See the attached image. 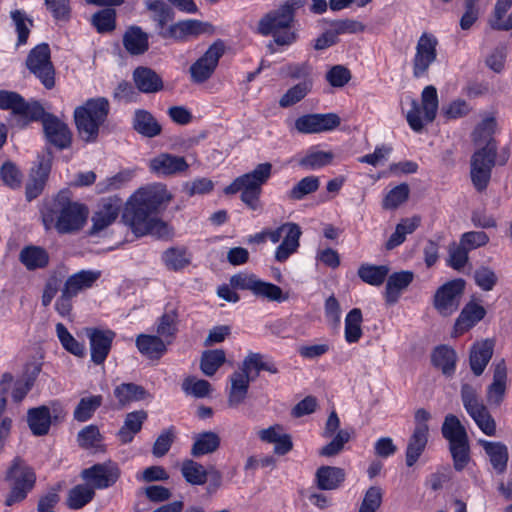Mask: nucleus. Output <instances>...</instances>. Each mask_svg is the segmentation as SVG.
<instances>
[{"instance_id":"1","label":"nucleus","mask_w":512,"mask_h":512,"mask_svg":"<svg viewBox=\"0 0 512 512\" xmlns=\"http://www.w3.org/2000/svg\"><path fill=\"white\" fill-rule=\"evenodd\" d=\"M172 198L164 184L142 187L126 203L123 219L137 237L152 235L161 239L170 238L171 228L157 215L166 209Z\"/></svg>"},{"instance_id":"2","label":"nucleus","mask_w":512,"mask_h":512,"mask_svg":"<svg viewBox=\"0 0 512 512\" xmlns=\"http://www.w3.org/2000/svg\"><path fill=\"white\" fill-rule=\"evenodd\" d=\"M496 129V120L493 117L484 119L475 128L472 139L478 147L470 158V179L478 192L487 189L492 169L497 163V143L493 138Z\"/></svg>"},{"instance_id":"3","label":"nucleus","mask_w":512,"mask_h":512,"mask_svg":"<svg viewBox=\"0 0 512 512\" xmlns=\"http://www.w3.org/2000/svg\"><path fill=\"white\" fill-rule=\"evenodd\" d=\"M40 213L45 229L54 228L59 234L79 231L88 217L87 207L72 201L68 190H62L54 198L46 200Z\"/></svg>"},{"instance_id":"4","label":"nucleus","mask_w":512,"mask_h":512,"mask_svg":"<svg viewBox=\"0 0 512 512\" xmlns=\"http://www.w3.org/2000/svg\"><path fill=\"white\" fill-rule=\"evenodd\" d=\"M305 4L306 0H286L259 20L257 32L262 36L271 35L273 42L279 46L292 45L298 39L297 32L292 30L295 13Z\"/></svg>"},{"instance_id":"5","label":"nucleus","mask_w":512,"mask_h":512,"mask_svg":"<svg viewBox=\"0 0 512 512\" xmlns=\"http://www.w3.org/2000/svg\"><path fill=\"white\" fill-rule=\"evenodd\" d=\"M110 105L106 98L88 99L74 110V121L79 137L86 143H94L100 127L107 120Z\"/></svg>"},{"instance_id":"6","label":"nucleus","mask_w":512,"mask_h":512,"mask_svg":"<svg viewBox=\"0 0 512 512\" xmlns=\"http://www.w3.org/2000/svg\"><path fill=\"white\" fill-rule=\"evenodd\" d=\"M271 173V163H260L253 171L237 177L230 185L225 187L224 193L230 195L241 191L242 202L251 210L256 211L261 207L262 186L268 181Z\"/></svg>"},{"instance_id":"7","label":"nucleus","mask_w":512,"mask_h":512,"mask_svg":"<svg viewBox=\"0 0 512 512\" xmlns=\"http://www.w3.org/2000/svg\"><path fill=\"white\" fill-rule=\"evenodd\" d=\"M6 479L11 483V491L5 499V505L11 507L27 497L35 485L36 475L23 460L15 458L7 471Z\"/></svg>"},{"instance_id":"8","label":"nucleus","mask_w":512,"mask_h":512,"mask_svg":"<svg viewBox=\"0 0 512 512\" xmlns=\"http://www.w3.org/2000/svg\"><path fill=\"white\" fill-rule=\"evenodd\" d=\"M26 67L34 74L46 89L55 85V69L51 62L49 45L41 43L34 47L26 59Z\"/></svg>"},{"instance_id":"9","label":"nucleus","mask_w":512,"mask_h":512,"mask_svg":"<svg viewBox=\"0 0 512 512\" xmlns=\"http://www.w3.org/2000/svg\"><path fill=\"white\" fill-rule=\"evenodd\" d=\"M224 52L225 45L222 40H217L210 45L206 52L190 66L191 81L196 84L208 81L214 74Z\"/></svg>"},{"instance_id":"10","label":"nucleus","mask_w":512,"mask_h":512,"mask_svg":"<svg viewBox=\"0 0 512 512\" xmlns=\"http://www.w3.org/2000/svg\"><path fill=\"white\" fill-rule=\"evenodd\" d=\"M437 38L430 33H423L417 41L416 52L412 60L413 77L416 79L428 76L430 66L437 59Z\"/></svg>"},{"instance_id":"11","label":"nucleus","mask_w":512,"mask_h":512,"mask_svg":"<svg viewBox=\"0 0 512 512\" xmlns=\"http://www.w3.org/2000/svg\"><path fill=\"white\" fill-rule=\"evenodd\" d=\"M32 121H41L43 132L47 142L59 150L67 149L72 143V132L68 125L61 121L57 116L52 113L43 112L37 119Z\"/></svg>"},{"instance_id":"12","label":"nucleus","mask_w":512,"mask_h":512,"mask_svg":"<svg viewBox=\"0 0 512 512\" xmlns=\"http://www.w3.org/2000/svg\"><path fill=\"white\" fill-rule=\"evenodd\" d=\"M120 475L119 465L112 460L94 464L89 468L83 469L81 472V478L93 487L94 490L113 486L120 478Z\"/></svg>"},{"instance_id":"13","label":"nucleus","mask_w":512,"mask_h":512,"mask_svg":"<svg viewBox=\"0 0 512 512\" xmlns=\"http://www.w3.org/2000/svg\"><path fill=\"white\" fill-rule=\"evenodd\" d=\"M465 288V281L461 278L448 281L439 287L434 295L433 304L442 316L454 313L459 305Z\"/></svg>"},{"instance_id":"14","label":"nucleus","mask_w":512,"mask_h":512,"mask_svg":"<svg viewBox=\"0 0 512 512\" xmlns=\"http://www.w3.org/2000/svg\"><path fill=\"white\" fill-rule=\"evenodd\" d=\"M0 109L11 110L14 115L21 116L26 123L37 119L43 112V106L38 101H26L19 93L0 90Z\"/></svg>"},{"instance_id":"15","label":"nucleus","mask_w":512,"mask_h":512,"mask_svg":"<svg viewBox=\"0 0 512 512\" xmlns=\"http://www.w3.org/2000/svg\"><path fill=\"white\" fill-rule=\"evenodd\" d=\"M122 205V199L117 196L102 198L92 216V226L89 234L92 236L97 235L114 223L118 218Z\"/></svg>"},{"instance_id":"16","label":"nucleus","mask_w":512,"mask_h":512,"mask_svg":"<svg viewBox=\"0 0 512 512\" xmlns=\"http://www.w3.org/2000/svg\"><path fill=\"white\" fill-rule=\"evenodd\" d=\"M212 31V25L200 20L188 19L178 21L167 27V30L160 32V37L175 42H185L201 34Z\"/></svg>"},{"instance_id":"17","label":"nucleus","mask_w":512,"mask_h":512,"mask_svg":"<svg viewBox=\"0 0 512 512\" xmlns=\"http://www.w3.org/2000/svg\"><path fill=\"white\" fill-rule=\"evenodd\" d=\"M341 123L340 117L335 113H313L298 117L295 120V128L302 134H316L331 131Z\"/></svg>"},{"instance_id":"18","label":"nucleus","mask_w":512,"mask_h":512,"mask_svg":"<svg viewBox=\"0 0 512 512\" xmlns=\"http://www.w3.org/2000/svg\"><path fill=\"white\" fill-rule=\"evenodd\" d=\"M85 334L90 342L91 361L101 365L108 357L116 333L109 329L87 327Z\"/></svg>"},{"instance_id":"19","label":"nucleus","mask_w":512,"mask_h":512,"mask_svg":"<svg viewBox=\"0 0 512 512\" xmlns=\"http://www.w3.org/2000/svg\"><path fill=\"white\" fill-rule=\"evenodd\" d=\"M189 165L182 156L160 153L149 161V169L158 176H174L187 171Z\"/></svg>"},{"instance_id":"20","label":"nucleus","mask_w":512,"mask_h":512,"mask_svg":"<svg viewBox=\"0 0 512 512\" xmlns=\"http://www.w3.org/2000/svg\"><path fill=\"white\" fill-rule=\"evenodd\" d=\"M284 238L281 244L276 248L275 259L278 262H285L292 254H294L300 245V237L302 235L301 228L293 222L283 224Z\"/></svg>"},{"instance_id":"21","label":"nucleus","mask_w":512,"mask_h":512,"mask_svg":"<svg viewBox=\"0 0 512 512\" xmlns=\"http://www.w3.org/2000/svg\"><path fill=\"white\" fill-rule=\"evenodd\" d=\"M132 78L136 88L145 94H153L164 89L161 76L152 68L138 66L134 69Z\"/></svg>"},{"instance_id":"22","label":"nucleus","mask_w":512,"mask_h":512,"mask_svg":"<svg viewBox=\"0 0 512 512\" xmlns=\"http://www.w3.org/2000/svg\"><path fill=\"white\" fill-rule=\"evenodd\" d=\"M457 361V353L451 346L442 344L432 350V366L440 370L447 378H451L455 374Z\"/></svg>"},{"instance_id":"23","label":"nucleus","mask_w":512,"mask_h":512,"mask_svg":"<svg viewBox=\"0 0 512 512\" xmlns=\"http://www.w3.org/2000/svg\"><path fill=\"white\" fill-rule=\"evenodd\" d=\"M255 377L249 376L241 369L234 371L230 376L231 387L228 395V405L231 408L238 407L247 397L249 384Z\"/></svg>"},{"instance_id":"24","label":"nucleus","mask_w":512,"mask_h":512,"mask_svg":"<svg viewBox=\"0 0 512 512\" xmlns=\"http://www.w3.org/2000/svg\"><path fill=\"white\" fill-rule=\"evenodd\" d=\"M133 129L145 138H155L162 133V126L151 112L137 109L132 119Z\"/></svg>"},{"instance_id":"25","label":"nucleus","mask_w":512,"mask_h":512,"mask_svg":"<svg viewBox=\"0 0 512 512\" xmlns=\"http://www.w3.org/2000/svg\"><path fill=\"white\" fill-rule=\"evenodd\" d=\"M100 277V271L81 270L70 275L65 280L62 289L76 297L81 291L91 288Z\"/></svg>"},{"instance_id":"26","label":"nucleus","mask_w":512,"mask_h":512,"mask_svg":"<svg viewBox=\"0 0 512 512\" xmlns=\"http://www.w3.org/2000/svg\"><path fill=\"white\" fill-rule=\"evenodd\" d=\"M41 372V364L29 363L25 366L24 373L13 385L12 399L14 402H21L33 388L34 383Z\"/></svg>"},{"instance_id":"27","label":"nucleus","mask_w":512,"mask_h":512,"mask_svg":"<svg viewBox=\"0 0 512 512\" xmlns=\"http://www.w3.org/2000/svg\"><path fill=\"white\" fill-rule=\"evenodd\" d=\"M486 315L483 306L469 302L462 309L460 315L456 319L454 330L457 335H461L475 326Z\"/></svg>"},{"instance_id":"28","label":"nucleus","mask_w":512,"mask_h":512,"mask_svg":"<svg viewBox=\"0 0 512 512\" xmlns=\"http://www.w3.org/2000/svg\"><path fill=\"white\" fill-rule=\"evenodd\" d=\"M19 261L29 271L44 269L49 265L50 255L48 251L36 245H28L22 248L19 253Z\"/></svg>"},{"instance_id":"29","label":"nucleus","mask_w":512,"mask_h":512,"mask_svg":"<svg viewBox=\"0 0 512 512\" xmlns=\"http://www.w3.org/2000/svg\"><path fill=\"white\" fill-rule=\"evenodd\" d=\"M27 422L33 435H47L52 422L49 407L41 405L39 407L30 408L27 412Z\"/></svg>"},{"instance_id":"30","label":"nucleus","mask_w":512,"mask_h":512,"mask_svg":"<svg viewBox=\"0 0 512 512\" xmlns=\"http://www.w3.org/2000/svg\"><path fill=\"white\" fill-rule=\"evenodd\" d=\"M240 369L249 376L255 377V379L259 376L261 371H267L271 374H277L279 372L278 367L273 361L268 360L265 355L256 352L248 353Z\"/></svg>"},{"instance_id":"31","label":"nucleus","mask_w":512,"mask_h":512,"mask_svg":"<svg viewBox=\"0 0 512 512\" xmlns=\"http://www.w3.org/2000/svg\"><path fill=\"white\" fill-rule=\"evenodd\" d=\"M479 444L489 457L493 469L498 474H503L507 469L509 459L507 446L502 442H491L487 440H479Z\"/></svg>"},{"instance_id":"32","label":"nucleus","mask_w":512,"mask_h":512,"mask_svg":"<svg viewBox=\"0 0 512 512\" xmlns=\"http://www.w3.org/2000/svg\"><path fill=\"white\" fill-rule=\"evenodd\" d=\"M493 355V343L490 340H484L476 343L470 350V368L476 376H480Z\"/></svg>"},{"instance_id":"33","label":"nucleus","mask_w":512,"mask_h":512,"mask_svg":"<svg viewBox=\"0 0 512 512\" xmlns=\"http://www.w3.org/2000/svg\"><path fill=\"white\" fill-rule=\"evenodd\" d=\"M345 477V470L335 466H321L315 474L317 487L321 490L337 489L344 482Z\"/></svg>"},{"instance_id":"34","label":"nucleus","mask_w":512,"mask_h":512,"mask_svg":"<svg viewBox=\"0 0 512 512\" xmlns=\"http://www.w3.org/2000/svg\"><path fill=\"white\" fill-rule=\"evenodd\" d=\"M148 414L145 410L130 412L126 415L124 424L117 433L121 443L128 444L132 442L135 435L142 429V425L147 419Z\"/></svg>"},{"instance_id":"35","label":"nucleus","mask_w":512,"mask_h":512,"mask_svg":"<svg viewBox=\"0 0 512 512\" xmlns=\"http://www.w3.org/2000/svg\"><path fill=\"white\" fill-rule=\"evenodd\" d=\"M414 279L411 271H400L391 274L388 277L385 289V298L388 304H394L398 301L402 290L406 289Z\"/></svg>"},{"instance_id":"36","label":"nucleus","mask_w":512,"mask_h":512,"mask_svg":"<svg viewBox=\"0 0 512 512\" xmlns=\"http://www.w3.org/2000/svg\"><path fill=\"white\" fill-rule=\"evenodd\" d=\"M136 346L151 360H159L167 351L166 344L159 335L140 334L136 338Z\"/></svg>"},{"instance_id":"37","label":"nucleus","mask_w":512,"mask_h":512,"mask_svg":"<svg viewBox=\"0 0 512 512\" xmlns=\"http://www.w3.org/2000/svg\"><path fill=\"white\" fill-rule=\"evenodd\" d=\"M507 368L504 360L495 365L493 382L488 386L487 399L490 403L500 404L506 391Z\"/></svg>"},{"instance_id":"38","label":"nucleus","mask_w":512,"mask_h":512,"mask_svg":"<svg viewBox=\"0 0 512 512\" xmlns=\"http://www.w3.org/2000/svg\"><path fill=\"white\" fill-rule=\"evenodd\" d=\"M441 433L449 444L469 441L465 426L454 414H447L441 426Z\"/></svg>"},{"instance_id":"39","label":"nucleus","mask_w":512,"mask_h":512,"mask_svg":"<svg viewBox=\"0 0 512 512\" xmlns=\"http://www.w3.org/2000/svg\"><path fill=\"white\" fill-rule=\"evenodd\" d=\"M148 34L138 26H131L123 36V45L131 55H142L149 49Z\"/></svg>"},{"instance_id":"40","label":"nucleus","mask_w":512,"mask_h":512,"mask_svg":"<svg viewBox=\"0 0 512 512\" xmlns=\"http://www.w3.org/2000/svg\"><path fill=\"white\" fill-rule=\"evenodd\" d=\"M146 7L153 13L152 19L156 22L157 33L167 30V23L174 19L175 13L171 6L163 0H146Z\"/></svg>"},{"instance_id":"41","label":"nucleus","mask_w":512,"mask_h":512,"mask_svg":"<svg viewBox=\"0 0 512 512\" xmlns=\"http://www.w3.org/2000/svg\"><path fill=\"white\" fill-rule=\"evenodd\" d=\"M219 435L212 431H206L194 436V443L191 448L193 457H200L215 452L220 447Z\"/></svg>"},{"instance_id":"42","label":"nucleus","mask_w":512,"mask_h":512,"mask_svg":"<svg viewBox=\"0 0 512 512\" xmlns=\"http://www.w3.org/2000/svg\"><path fill=\"white\" fill-rule=\"evenodd\" d=\"M428 433H423L420 430H413L412 435L409 437L406 448V465L412 467L424 452L427 442Z\"/></svg>"},{"instance_id":"43","label":"nucleus","mask_w":512,"mask_h":512,"mask_svg":"<svg viewBox=\"0 0 512 512\" xmlns=\"http://www.w3.org/2000/svg\"><path fill=\"white\" fill-rule=\"evenodd\" d=\"M95 496V490L87 482L78 484L69 490L66 504L69 509L78 510L83 508Z\"/></svg>"},{"instance_id":"44","label":"nucleus","mask_w":512,"mask_h":512,"mask_svg":"<svg viewBox=\"0 0 512 512\" xmlns=\"http://www.w3.org/2000/svg\"><path fill=\"white\" fill-rule=\"evenodd\" d=\"M512 6V0H497L493 16L489 20L490 27L497 31H509L512 29V13H510L505 21L503 17Z\"/></svg>"},{"instance_id":"45","label":"nucleus","mask_w":512,"mask_h":512,"mask_svg":"<svg viewBox=\"0 0 512 512\" xmlns=\"http://www.w3.org/2000/svg\"><path fill=\"white\" fill-rule=\"evenodd\" d=\"M357 274L359 278L372 286H380L384 283L385 279L389 274V268L386 265H371V264H362Z\"/></svg>"},{"instance_id":"46","label":"nucleus","mask_w":512,"mask_h":512,"mask_svg":"<svg viewBox=\"0 0 512 512\" xmlns=\"http://www.w3.org/2000/svg\"><path fill=\"white\" fill-rule=\"evenodd\" d=\"M102 403L103 397L101 395L81 398L73 412L74 419L78 422L90 420Z\"/></svg>"},{"instance_id":"47","label":"nucleus","mask_w":512,"mask_h":512,"mask_svg":"<svg viewBox=\"0 0 512 512\" xmlns=\"http://www.w3.org/2000/svg\"><path fill=\"white\" fill-rule=\"evenodd\" d=\"M144 387L134 383H122L114 389V396L123 407L133 401H140L146 397Z\"/></svg>"},{"instance_id":"48","label":"nucleus","mask_w":512,"mask_h":512,"mask_svg":"<svg viewBox=\"0 0 512 512\" xmlns=\"http://www.w3.org/2000/svg\"><path fill=\"white\" fill-rule=\"evenodd\" d=\"M225 361L226 355L223 350H206L201 356L200 369L206 376H213Z\"/></svg>"},{"instance_id":"49","label":"nucleus","mask_w":512,"mask_h":512,"mask_svg":"<svg viewBox=\"0 0 512 512\" xmlns=\"http://www.w3.org/2000/svg\"><path fill=\"white\" fill-rule=\"evenodd\" d=\"M313 81L299 82L289 88L286 93L280 98L279 106L288 108L304 99L307 94L312 90Z\"/></svg>"},{"instance_id":"50","label":"nucleus","mask_w":512,"mask_h":512,"mask_svg":"<svg viewBox=\"0 0 512 512\" xmlns=\"http://www.w3.org/2000/svg\"><path fill=\"white\" fill-rule=\"evenodd\" d=\"M362 312L359 308H353L345 318V340L348 343H356L362 336L361 329Z\"/></svg>"},{"instance_id":"51","label":"nucleus","mask_w":512,"mask_h":512,"mask_svg":"<svg viewBox=\"0 0 512 512\" xmlns=\"http://www.w3.org/2000/svg\"><path fill=\"white\" fill-rule=\"evenodd\" d=\"M453 460V467L456 471H463L471 461V450L469 441L448 445Z\"/></svg>"},{"instance_id":"52","label":"nucleus","mask_w":512,"mask_h":512,"mask_svg":"<svg viewBox=\"0 0 512 512\" xmlns=\"http://www.w3.org/2000/svg\"><path fill=\"white\" fill-rule=\"evenodd\" d=\"M468 414L484 434L487 436H494L496 434L495 420L484 404L468 412Z\"/></svg>"},{"instance_id":"53","label":"nucleus","mask_w":512,"mask_h":512,"mask_svg":"<svg viewBox=\"0 0 512 512\" xmlns=\"http://www.w3.org/2000/svg\"><path fill=\"white\" fill-rule=\"evenodd\" d=\"M181 472L185 480L192 485H202L207 480V470L203 465L193 460H185Z\"/></svg>"},{"instance_id":"54","label":"nucleus","mask_w":512,"mask_h":512,"mask_svg":"<svg viewBox=\"0 0 512 512\" xmlns=\"http://www.w3.org/2000/svg\"><path fill=\"white\" fill-rule=\"evenodd\" d=\"M56 333L62 346L68 352L78 357L85 355L86 349L84 344L77 341L62 323L56 325Z\"/></svg>"},{"instance_id":"55","label":"nucleus","mask_w":512,"mask_h":512,"mask_svg":"<svg viewBox=\"0 0 512 512\" xmlns=\"http://www.w3.org/2000/svg\"><path fill=\"white\" fill-rule=\"evenodd\" d=\"M319 186L320 181L318 177H304L288 192V198L291 200H301L305 196L317 191Z\"/></svg>"},{"instance_id":"56","label":"nucleus","mask_w":512,"mask_h":512,"mask_svg":"<svg viewBox=\"0 0 512 512\" xmlns=\"http://www.w3.org/2000/svg\"><path fill=\"white\" fill-rule=\"evenodd\" d=\"M92 24L99 33H108L116 27V12L113 8H105L92 16Z\"/></svg>"},{"instance_id":"57","label":"nucleus","mask_w":512,"mask_h":512,"mask_svg":"<svg viewBox=\"0 0 512 512\" xmlns=\"http://www.w3.org/2000/svg\"><path fill=\"white\" fill-rule=\"evenodd\" d=\"M178 313L175 309L167 310L160 318L157 325V334L164 338H174L178 328Z\"/></svg>"},{"instance_id":"58","label":"nucleus","mask_w":512,"mask_h":512,"mask_svg":"<svg viewBox=\"0 0 512 512\" xmlns=\"http://www.w3.org/2000/svg\"><path fill=\"white\" fill-rule=\"evenodd\" d=\"M77 441L81 448L98 449L102 446V435L96 425H88L79 431Z\"/></svg>"},{"instance_id":"59","label":"nucleus","mask_w":512,"mask_h":512,"mask_svg":"<svg viewBox=\"0 0 512 512\" xmlns=\"http://www.w3.org/2000/svg\"><path fill=\"white\" fill-rule=\"evenodd\" d=\"M421 100L425 120L427 122H432L436 117L438 109V95L436 88L432 85L426 86L422 91Z\"/></svg>"},{"instance_id":"60","label":"nucleus","mask_w":512,"mask_h":512,"mask_svg":"<svg viewBox=\"0 0 512 512\" xmlns=\"http://www.w3.org/2000/svg\"><path fill=\"white\" fill-rule=\"evenodd\" d=\"M351 433L347 429H341L334 438L324 447L321 448L319 454L324 457H333L338 455L349 442Z\"/></svg>"},{"instance_id":"61","label":"nucleus","mask_w":512,"mask_h":512,"mask_svg":"<svg viewBox=\"0 0 512 512\" xmlns=\"http://www.w3.org/2000/svg\"><path fill=\"white\" fill-rule=\"evenodd\" d=\"M165 265L174 271L183 269L189 265L190 260L186 257L185 248H169L163 253Z\"/></svg>"},{"instance_id":"62","label":"nucleus","mask_w":512,"mask_h":512,"mask_svg":"<svg viewBox=\"0 0 512 512\" xmlns=\"http://www.w3.org/2000/svg\"><path fill=\"white\" fill-rule=\"evenodd\" d=\"M254 295L275 302H284L289 298L288 294L283 293L281 287L262 280H259Z\"/></svg>"},{"instance_id":"63","label":"nucleus","mask_w":512,"mask_h":512,"mask_svg":"<svg viewBox=\"0 0 512 512\" xmlns=\"http://www.w3.org/2000/svg\"><path fill=\"white\" fill-rule=\"evenodd\" d=\"M282 71L286 77L293 80H301L300 82L313 81V68L308 62L289 63L283 67Z\"/></svg>"},{"instance_id":"64","label":"nucleus","mask_w":512,"mask_h":512,"mask_svg":"<svg viewBox=\"0 0 512 512\" xmlns=\"http://www.w3.org/2000/svg\"><path fill=\"white\" fill-rule=\"evenodd\" d=\"M333 154L331 152L316 151L307 154L300 161L299 165L310 170L324 167L331 163Z\"/></svg>"}]
</instances>
